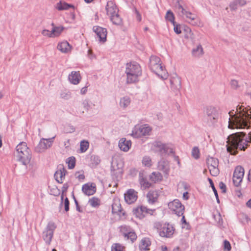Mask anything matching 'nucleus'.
<instances>
[{
  "instance_id": "1",
  "label": "nucleus",
  "mask_w": 251,
  "mask_h": 251,
  "mask_svg": "<svg viewBox=\"0 0 251 251\" xmlns=\"http://www.w3.org/2000/svg\"><path fill=\"white\" fill-rule=\"evenodd\" d=\"M228 127L230 128H249L251 127V108L238 105L236 110L230 111Z\"/></svg>"
},
{
  "instance_id": "2",
  "label": "nucleus",
  "mask_w": 251,
  "mask_h": 251,
  "mask_svg": "<svg viewBox=\"0 0 251 251\" xmlns=\"http://www.w3.org/2000/svg\"><path fill=\"white\" fill-rule=\"evenodd\" d=\"M227 151L231 154L236 155L238 150L245 151L249 143H251V133L248 135L244 132H239L230 135L227 138Z\"/></svg>"
},
{
  "instance_id": "3",
  "label": "nucleus",
  "mask_w": 251,
  "mask_h": 251,
  "mask_svg": "<svg viewBox=\"0 0 251 251\" xmlns=\"http://www.w3.org/2000/svg\"><path fill=\"white\" fill-rule=\"evenodd\" d=\"M125 73L126 75V83H135L139 81V77L142 75L141 67L136 62L128 63L126 64Z\"/></svg>"
},
{
  "instance_id": "4",
  "label": "nucleus",
  "mask_w": 251,
  "mask_h": 251,
  "mask_svg": "<svg viewBox=\"0 0 251 251\" xmlns=\"http://www.w3.org/2000/svg\"><path fill=\"white\" fill-rule=\"evenodd\" d=\"M149 67L150 69L157 75L163 79L168 77V74L161 65L159 57L156 56H151L150 60Z\"/></svg>"
},
{
  "instance_id": "5",
  "label": "nucleus",
  "mask_w": 251,
  "mask_h": 251,
  "mask_svg": "<svg viewBox=\"0 0 251 251\" xmlns=\"http://www.w3.org/2000/svg\"><path fill=\"white\" fill-rule=\"evenodd\" d=\"M16 151L19 160L24 165H26L30 162L31 159V152L25 142H23L19 143L16 147Z\"/></svg>"
},
{
  "instance_id": "6",
  "label": "nucleus",
  "mask_w": 251,
  "mask_h": 251,
  "mask_svg": "<svg viewBox=\"0 0 251 251\" xmlns=\"http://www.w3.org/2000/svg\"><path fill=\"white\" fill-rule=\"evenodd\" d=\"M152 145L153 150L161 154L174 153L173 148L169 144H164L160 141H155Z\"/></svg>"
},
{
  "instance_id": "7",
  "label": "nucleus",
  "mask_w": 251,
  "mask_h": 251,
  "mask_svg": "<svg viewBox=\"0 0 251 251\" xmlns=\"http://www.w3.org/2000/svg\"><path fill=\"white\" fill-rule=\"evenodd\" d=\"M204 113L207 116L208 122L214 124L219 118V113L216 107L212 106H207L204 108Z\"/></svg>"
},
{
  "instance_id": "8",
  "label": "nucleus",
  "mask_w": 251,
  "mask_h": 251,
  "mask_svg": "<svg viewBox=\"0 0 251 251\" xmlns=\"http://www.w3.org/2000/svg\"><path fill=\"white\" fill-rule=\"evenodd\" d=\"M56 227V226L53 222H50L48 223L46 230L43 233V238L47 244H50Z\"/></svg>"
},
{
  "instance_id": "9",
  "label": "nucleus",
  "mask_w": 251,
  "mask_h": 251,
  "mask_svg": "<svg viewBox=\"0 0 251 251\" xmlns=\"http://www.w3.org/2000/svg\"><path fill=\"white\" fill-rule=\"evenodd\" d=\"M54 138L55 136L48 139L42 138L38 145L35 147V151L40 153L44 151L48 148H50L52 146Z\"/></svg>"
},
{
  "instance_id": "10",
  "label": "nucleus",
  "mask_w": 251,
  "mask_h": 251,
  "mask_svg": "<svg viewBox=\"0 0 251 251\" xmlns=\"http://www.w3.org/2000/svg\"><path fill=\"white\" fill-rule=\"evenodd\" d=\"M207 164L211 175L213 176H217L219 174L218 169V159L214 157H209L206 160Z\"/></svg>"
},
{
  "instance_id": "11",
  "label": "nucleus",
  "mask_w": 251,
  "mask_h": 251,
  "mask_svg": "<svg viewBox=\"0 0 251 251\" xmlns=\"http://www.w3.org/2000/svg\"><path fill=\"white\" fill-rule=\"evenodd\" d=\"M169 208L174 211L178 216H182L184 213V206L178 200H175L168 203Z\"/></svg>"
},
{
  "instance_id": "12",
  "label": "nucleus",
  "mask_w": 251,
  "mask_h": 251,
  "mask_svg": "<svg viewBox=\"0 0 251 251\" xmlns=\"http://www.w3.org/2000/svg\"><path fill=\"white\" fill-rule=\"evenodd\" d=\"M151 131V128L146 125L136 126L132 130L131 135L135 138H139L148 135Z\"/></svg>"
},
{
  "instance_id": "13",
  "label": "nucleus",
  "mask_w": 251,
  "mask_h": 251,
  "mask_svg": "<svg viewBox=\"0 0 251 251\" xmlns=\"http://www.w3.org/2000/svg\"><path fill=\"white\" fill-rule=\"evenodd\" d=\"M244 175V169L240 166L236 167L233 176V182L234 185L238 187L242 181Z\"/></svg>"
},
{
  "instance_id": "14",
  "label": "nucleus",
  "mask_w": 251,
  "mask_h": 251,
  "mask_svg": "<svg viewBox=\"0 0 251 251\" xmlns=\"http://www.w3.org/2000/svg\"><path fill=\"white\" fill-rule=\"evenodd\" d=\"M153 211H154L152 209H148L146 207L143 206L137 207L133 210L134 215L139 219L144 218L148 214L152 215Z\"/></svg>"
},
{
  "instance_id": "15",
  "label": "nucleus",
  "mask_w": 251,
  "mask_h": 251,
  "mask_svg": "<svg viewBox=\"0 0 251 251\" xmlns=\"http://www.w3.org/2000/svg\"><path fill=\"white\" fill-rule=\"evenodd\" d=\"M174 232V227L169 224H164L159 230V235L163 237L170 238Z\"/></svg>"
},
{
  "instance_id": "16",
  "label": "nucleus",
  "mask_w": 251,
  "mask_h": 251,
  "mask_svg": "<svg viewBox=\"0 0 251 251\" xmlns=\"http://www.w3.org/2000/svg\"><path fill=\"white\" fill-rule=\"evenodd\" d=\"M93 31L96 34L99 41L104 43L106 41L107 30L99 26H94Z\"/></svg>"
},
{
  "instance_id": "17",
  "label": "nucleus",
  "mask_w": 251,
  "mask_h": 251,
  "mask_svg": "<svg viewBox=\"0 0 251 251\" xmlns=\"http://www.w3.org/2000/svg\"><path fill=\"white\" fill-rule=\"evenodd\" d=\"M67 171L65 169L63 165L60 164L57 166V170L54 174V178L55 180L60 183L63 182V179L65 178V176Z\"/></svg>"
},
{
  "instance_id": "18",
  "label": "nucleus",
  "mask_w": 251,
  "mask_h": 251,
  "mask_svg": "<svg viewBox=\"0 0 251 251\" xmlns=\"http://www.w3.org/2000/svg\"><path fill=\"white\" fill-rule=\"evenodd\" d=\"M123 165L122 163H119L117 161H113L111 163V170L113 175H116L117 176H121L123 174Z\"/></svg>"
},
{
  "instance_id": "19",
  "label": "nucleus",
  "mask_w": 251,
  "mask_h": 251,
  "mask_svg": "<svg viewBox=\"0 0 251 251\" xmlns=\"http://www.w3.org/2000/svg\"><path fill=\"white\" fill-rule=\"evenodd\" d=\"M137 193L134 189H129L125 194V201L128 204L134 202L137 199Z\"/></svg>"
},
{
  "instance_id": "20",
  "label": "nucleus",
  "mask_w": 251,
  "mask_h": 251,
  "mask_svg": "<svg viewBox=\"0 0 251 251\" xmlns=\"http://www.w3.org/2000/svg\"><path fill=\"white\" fill-rule=\"evenodd\" d=\"M107 15L111 16L118 13L119 9L116 4L112 0L108 1L105 7Z\"/></svg>"
},
{
  "instance_id": "21",
  "label": "nucleus",
  "mask_w": 251,
  "mask_h": 251,
  "mask_svg": "<svg viewBox=\"0 0 251 251\" xmlns=\"http://www.w3.org/2000/svg\"><path fill=\"white\" fill-rule=\"evenodd\" d=\"M159 170L162 171L166 175H168L170 171V165L169 162L164 159L160 160L157 165Z\"/></svg>"
},
{
  "instance_id": "22",
  "label": "nucleus",
  "mask_w": 251,
  "mask_h": 251,
  "mask_svg": "<svg viewBox=\"0 0 251 251\" xmlns=\"http://www.w3.org/2000/svg\"><path fill=\"white\" fill-rule=\"evenodd\" d=\"M82 190L85 195L91 196L96 192V188L93 184L87 183L82 186Z\"/></svg>"
},
{
  "instance_id": "23",
  "label": "nucleus",
  "mask_w": 251,
  "mask_h": 251,
  "mask_svg": "<svg viewBox=\"0 0 251 251\" xmlns=\"http://www.w3.org/2000/svg\"><path fill=\"white\" fill-rule=\"evenodd\" d=\"M170 83L171 85V89L174 91H177L181 88V80L180 78L177 76H176L175 77H173L170 79Z\"/></svg>"
},
{
  "instance_id": "24",
  "label": "nucleus",
  "mask_w": 251,
  "mask_h": 251,
  "mask_svg": "<svg viewBox=\"0 0 251 251\" xmlns=\"http://www.w3.org/2000/svg\"><path fill=\"white\" fill-rule=\"evenodd\" d=\"M131 146L130 140H126V138L121 139L119 142V147L121 150L124 151H127Z\"/></svg>"
},
{
  "instance_id": "25",
  "label": "nucleus",
  "mask_w": 251,
  "mask_h": 251,
  "mask_svg": "<svg viewBox=\"0 0 251 251\" xmlns=\"http://www.w3.org/2000/svg\"><path fill=\"white\" fill-rule=\"evenodd\" d=\"M70 82L73 84H77L79 82L81 76L79 72L73 71L68 76Z\"/></svg>"
},
{
  "instance_id": "26",
  "label": "nucleus",
  "mask_w": 251,
  "mask_h": 251,
  "mask_svg": "<svg viewBox=\"0 0 251 251\" xmlns=\"http://www.w3.org/2000/svg\"><path fill=\"white\" fill-rule=\"evenodd\" d=\"M158 196V191L156 190H150L147 195L149 202L151 203L156 202Z\"/></svg>"
},
{
  "instance_id": "27",
  "label": "nucleus",
  "mask_w": 251,
  "mask_h": 251,
  "mask_svg": "<svg viewBox=\"0 0 251 251\" xmlns=\"http://www.w3.org/2000/svg\"><path fill=\"white\" fill-rule=\"evenodd\" d=\"M246 0H234L229 4V8L231 11L237 9L238 6H242L246 4Z\"/></svg>"
},
{
  "instance_id": "28",
  "label": "nucleus",
  "mask_w": 251,
  "mask_h": 251,
  "mask_svg": "<svg viewBox=\"0 0 251 251\" xmlns=\"http://www.w3.org/2000/svg\"><path fill=\"white\" fill-rule=\"evenodd\" d=\"M57 49L62 52L67 53L71 50V46L68 42L63 41L58 44Z\"/></svg>"
},
{
  "instance_id": "29",
  "label": "nucleus",
  "mask_w": 251,
  "mask_h": 251,
  "mask_svg": "<svg viewBox=\"0 0 251 251\" xmlns=\"http://www.w3.org/2000/svg\"><path fill=\"white\" fill-rule=\"evenodd\" d=\"M51 25L53 26V28L51 30L50 35L51 36H52V38L59 36L64 29V27L63 26H54L53 23L51 24Z\"/></svg>"
},
{
  "instance_id": "30",
  "label": "nucleus",
  "mask_w": 251,
  "mask_h": 251,
  "mask_svg": "<svg viewBox=\"0 0 251 251\" xmlns=\"http://www.w3.org/2000/svg\"><path fill=\"white\" fill-rule=\"evenodd\" d=\"M56 8L59 11L67 10L69 8H75V6L73 5L68 4L65 1H60L59 2L57 3L56 5Z\"/></svg>"
},
{
  "instance_id": "31",
  "label": "nucleus",
  "mask_w": 251,
  "mask_h": 251,
  "mask_svg": "<svg viewBox=\"0 0 251 251\" xmlns=\"http://www.w3.org/2000/svg\"><path fill=\"white\" fill-rule=\"evenodd\" d=\"M176 8L177 10V12L178 14L183 17H184V15L185 13L188 11L182 5L180 2V1L177 0L176 3Z\"/></svg>"
},
{
  "instance_id": "32",
  "label": "nucleus",
  "mask_w": 251,
  "mask_h": 251,
  "mask_svg": "<svg viewBox=\"0 0 251 251\" xmlns=\"http://www.w3.org/2000/svg\"><path fill=\"white\" fill-rule=\"evenodd\" d=\"M151 242L148 238H144L141 241L139 245V248L141 251H146L149 250L148 247L150 246Z\"/></svg>"
},
{
  "instance_id": "33",
  "label": "nucleus",
  "mask_w": 251,
  "mask_h": 251,
  "mask_svg": "<svg viewBox=\"0 0 251 251\" xmlns=\"http://www.w3.org/2000/svg\"><path fill=\"white\" fill-rule=\"evenodd\" d=\"M111 21L114 25H122L123 21L122 19L120 17L118 13L115 14L114 15L110 16Z\"/></svg>"
},
{
  "instance_id": "34",
  "label": "nucleus",
  "mask_w": 251,
  "mask_h": 251,
  "mask_svg": "<svg viewBox=\"0 0 251 251\" xmlns=\"http://www.w3.org/2000/svg\"><path fill=\"white\" fill-rule=\"evenodd\" d=\"M162 179V176L159 172H153L150 176V179L154 183L158 181L161 180Z\"/></svg>"
},
{
  "instance_id": "35",
  "label": "nucleus",
  "mask_w": 251,
  "mask_h": 251,
  "mask_svg": "<svg viewBox=\"0 0 251 251\" xmlns=\"http://www.w3.org/2000/svg\"><path fill=\"white\" fill-rule=\"evenodd\" d=\"M184 17L188 20V22L192 24L193 25H195L197 23L194 21L196 19L197 16L191 12L189 11H188L185 14Z\"/></svg>"
},
{
  "instance_id": "36",
  "label": "nucleus",
  "mask_w": 251,
  "mask_h": 251,
  "mask_svg": "<svg viewBox=\"0 0 251 251\" xmlns=\"http://www.w3.org/2000/svg\"><path fill=\"white\" fill-rule=\"evenodd\" d=\"M203 54V49L201 45H199L192 50V54L195 57H199Z\"/></svg>"
},
{
  "instance_id": "37",
  "label": "nucleus",
  "mask_w": 251,
  "mask_h": 251,
  "mask_svg": "<svg viewBox=\"0 0 251 251\" xmlns=\"http://www.w3.org/2000/svg\"><path fill=\"white\" fill-rule=\"evenodd\" d=\"M130 99L128 97L126 96L121 99L120 105L121 107L126 108L130 104Z\"/></svg>"
},
{
  "instance_id": "38",
  "label": "nucleus",
  "mask_w": 251,
  "mask_h": 251,
  "mask_svg": "<svg viewBox=\"0 0 251 251\" xmlns=\"http://www.w3.org/2000/svg\"><path fill=\"white\" fill-rule=\"evenodd\" d=\"M112 212L113 213H117L120 216L121 215L125 216V212L123 211L121 207H119L117 203H114L112 205Z\"/></svg>"
},
{
  "instance_id": "39",
  "label": "nucleus",
  "mask_w": 251,
  "mask_h": 251,
  "mask_svg": "<svg viewBox=\"0 0 251 251\" xmlns=\"http://www.w3.org/2000/svg\"><path fill=\"white\" fill-rule=\"evenodd\" d=\"M91 166L92 167H96L100 162V157L96 155H92L90 157Z\"/></svg>"
},
{
  "instance_id": "40",
  "label": "nucleus",
  "mask_w": 251,
  "mask_h": 251,
  "mask_svg": "<svg viewBox=\"0 0 251 251\" xmlns=\"http://www.w3.org/2000/svg\"><path fill=\"white\" fill-rule=\"evenodd\" d=\"M125 237L127 239H130L133 243L137 239V235L135 232L129 231L127 233H124Z\"/></svg>"
},
{
  "instance_id": "41",
  "label": "nucleus",
  "mask_w": 251,
  "mask_h": 251,
  "mask_svg": "<svg viewBox=\"0 0 251 251\" xmlns=\"http://www.w3.org/2000/svg\"><path fill=\"white\" fill-rule=\"evenodd\" d=\"M165 18L167 20L171 22L175 25V16L171 10H168L166 14Z\"/></svg>"
},
{
  "instance_id": "42",
  "label": "nucleus",
  "mask_w": 251,
  "mask_h": 251,
  "mask_svg": "<svg viewBox=\"0 0 251 251\" xmlns=\"http://www.w3.org/2000/svg\"><path fill=\"white\" fill-rule=\"evenodd\" d=\"M90 205L92 207H97L100 204V200L96 197H93L89 200Z\"/></svg>"
},
{
  "instance_id": "43",
  "label": "nucleus",
  "mask_w": 251,
  "mask_h": 251,
  "mask_svg": "<svg viewBox=\"0 0 251 251\" xmlns=\"http://www.w3.org/2000/svg\"><path fill=\"white\" fill-rule=\"evenodd\" d=\"M89 147V142L83 140L80 142V150L81 152H84L87 151Z\"/></svg>"
},
{
  "instance_id": "44",
  "label": "nucleus",
  "mask_w": 251,
  "mask_h": 251,
  "mask_svg": "<svg viewBox=\"0 0 251 251\" xmlns=\"http://www.w3.org/2000/svg\"><path fill=\"white\" fill-rule=\"evenodd\" d=\"M67 163L68 164V168L69 169H73L75 164V157L71 156L67 159Z\"/></svg>"
},
{
  "instance_id": "45",
  "label": "nucleus",
  "mask_w": 251,
  "mask_h": 251,
  "mask_svg": "<svg viewBox=\"0 0 251 251\" xmlns=\"http://www.w3.org/2000/svg\"><path fill=\"white\" fill-rule=\"evenodd\" d=\"M208 180L209 182V183L210 184V186L213 190V191L214 192V195L216 197V200H217V201L218 203H220V200H219V197H218V192H217V190L216 189L215 186H214V183L212 180V179L210 178H208Z\"/></svg>"
},
{
  "instance_id": "46",
  "label": "nucleus",
  "mask_w": 251,
  "mask_h": 251,
  "mask_svg": "<svg viewBox=\"0 0 251 251\" xmlns=\"http://www.w3.org/2000/svg\"><path fill=\"white\" fill-rule=\"evenodd\" d=\"M142 163L145 166L150 167L151 166V160L149 156H144L142 160Z\"/></svg>"
},
{
  "instance_id": "47",
  "label": "nucleus",
  "mask_w": 251,
  "mask_h": 251,
  "mask_svg": "<svg viewBox=\"0 0 251 251\" xmlns=\"http://www.w3.org/2000/svg\"><path fill=\"white\" fill-rule=\"evenodd\" d=\"M192 156L195 159H198L200 157V151L198 147H195L192 151Z\"/></svg>"
},
{
  "instance_id": "48",
  "label": "nucleus",
  "mask_w": 251,
  "mask_h": 251,
  "mask_svg": "<svg viewBox=\"0 0 251 251\" xmlns=\"http://www.w3.org/2000/svg\"><path fill=\"white\" fill-rule=\"evenodd\" d=\"M123 247L118 243L113 244L111 247V251H122Z\"/></svg>"
},
{
  "instance_id": "49",
  "label": "nucleus",
  "mask_w": 251,
  "mask_h": 251,
  "mask_svg": "<svg viewBox=\"0 0 251 251\" xmlns=\"http://www.w3.org/2000/svg\"><path fill=\"white\" fill-rule=\"evenodd\" d=\"M60 97L62 99L68 100L70 97V92L66 91H63L60 93Z\"/></svg>"
},
{
  "instance_id": "50",
  "label": "nucleus",
  "mask_w": 251,
  "mask_h": 251,
  "mask_svg": "<svg viewBox=\"0 0 251 251\" xmlns=\"http://www.w3.org/2000/svg\"><path fill=\"white\" fill-rule=\"evenodd\" d=\"M140 183L145 188H149L151 186V184L150 182L146 181L144 178L141 180Z\"/></svg>"
},
{
  "instance_id": "51",
  "label": "nucleus",
  "mask_w": 251,
  "mask_h": 251,
  "mask_svg": "<svg viewBox=\"0 0 251 251\" xmlns=\"http://www.w3.org/2000/svg\"><path fill=\"white\" fill-rule=\"evenodd\" d=\"M231 86L233 89H236L239 87L238 82L236 80H232L230 82Z\"/></svg>"
},
{
  "instance_id": "52",
  "label": "nucleus",
  "mask_w": 251,
  "mask_h": 251,
  "mask_svg": "<svg viewBox=\"0 0 251 251\" xmlns=\"http://www.w3.org/2000/svg\"><path fill=\"white\" fill-rule=\"evenodd\" d=\"M224 243L225 250L230 251L231 248L229 242L227 240H225Z\"/></svg>"
},
{
  "instance_id": "53",
  "label": "nucleus",
  "mask_w": 251,
  "mask_h": 251,
  "mask_svg": "<svg viewBox=\"0 0 251 251\" xmlns=\"http://www.w3.org/2000/svg\"><path fill=\"white\" fill-rule=\"evenodd\" d=\"M51 31H49L47 29H44L42 31V34L45 36H47L50 38H52V36H51Z\"/></svg>"
},
{
  "instance_id": "54",
  "label": "nucleus",
  "mask_w": 251,
  "mask_h": 251,
  "mask_svg": "<svg viewBox=\"0 0 251 251\" xmlns=\"http://www.w3.org/2000/svg\"><path fill=\"white\" fill-rule=\"evenodd\" d=\"M69 201L67 198H66L64 200V206H65V210L67 212L69 210Z\"/></svg>"
},
{
  "instance_id": "55",
  "label": "nucleus",
  "mask_w": 251,
  "mask_h": 251,
  "mask_svg": "<svg viewBox=\"0 0 251 251\" xmlns=\"http://www.w3.org/2000/svg\"><path fill=\"white\" fill-rule=\"evenodd\" d=\"M219 187L222 190V192L225 193L226 191V185L223 182H220L219 183Z\"/></svg>"
},
{
  "instance_id": "56",
  "label": "nucleus",
  "mask_w": 251,
  "mask_h": 251,
  "mask_svg": "<svg viewBox=\"0 0 251 251\" xmlns=\"http://www.w3.org/2000/svg\"><path fill=\"white\" fill-rule=\"evenodd\" d=\"M75 128L72 126H69L66 128V133H73L75 132Z\"/></svg>"
},
{
  "instance_id": "57",
  "label": "nucleus",
  "mask_w": 251,
  "mask_h": 251,
  "mask_svg": "<svg viewBox=\"0 0 251 251\" xmlns=\"http://www.w3.org/2000/svg\"><path fill=\"white\" fill-rule=\"evenodd\" d=\"M83 105L84 108H85V109L86 111H88L89 110L90 106V105L88 103L87 101H84L83 102Z\"/></svg>"
},
{
  "instance_id": "58",
  "label": "nucleus",
  "mask_w": 251,
  "mask_h": 251,
  "mask_svg": "<svg viewBox=\"0 0 251 251\" xmlns=\"http://www.w3.org/2000/svg\"><path fill=\"white\" fill-rule=\"evenodd\" d=\"M68 187V184L67 183H64L62 187V193H65L67 191Z\"/></svg>"
},
{
  "instance_id": "59",
  "label": "nucleus",
  "mask_w": 251,
  "mask_h": 251,
  "mask_svg": "<svg viewBox=\"0 0 251 251\" xmlns=\"http://www.w3.org/2000/svg\"><path fill=\"white\" fill-rule=\"evenodd\" d=\"M174 31L176 34H180L181 32V31L180 28H179L177 25H174Z\"/></svg>"
},
{
  "instance_id": "60",
  "label": "nucleus",
  "mask_w": 251,
  "mask_h": 251,
  "mask_svg": "<svg viewBox=\"0 0 251 251\" xmlns=\"http://www.w3.org/2000/svg\"><path fill=\"white\" fill-rule=\"evenodd\" d=\"M135 13H136V15L137 20L139 22L141 21V19H142L141 16L140 14L139 13V11L137 9H135Z\"/></svg>"
},
{
  "instance_id": "61",
  "label": "nucleus",
  "mask_w": 251,
  "mask_h": 251,
  "mask_svg": "<svg viewBox=\"0 0 251 251\" xmlns=\"http://www.w3.org/2000/svg\"><path fill=\"white\" fill-rule=\"evenodd\" d=\"M88 55L90 59H93V54L92 50H88Z\"/></svg>"
},
{
  "instance_id": "62",
  "label": "nucleus",
  "mask_w": 251,
  "mask_h": 251,
  "mask_svg": "<svg viewBox=\"0 0 251 251\" xmlns=\"http://www.w3.org/2000/svg\"><path fill=\"white\" fill-rule=\"evenodd\" d=\"M188 193L187 192H184L183 194V198L184 200H188Z\"/></svg>"
},
{
  "instance_id": "63",
  "label": "nucleus",
  "mask_w": 251,
  "mask_h": 251,
  "mask_svg": "<svg viewBox=\"0 0 251 251\" xmlns=\"http://www.w3.org/2000/svg\"><path fill=\"white\" fill-rule=\"evenodd\" d=\"M86 91H87V87H84L81 89L80 92L82 94H85Z\"/></svg>"
},
{
  "instance_id": "64",
  "label": "nucleus",
  "mask_w": 251,
  "mask_h": 251,
  "mask_svg": "<svg viewBox=\"0 0 251 251\" xmlns=\"http://www.w3.org/2000/svg\"><path fill=\"white\" fill-rule=\"evenodd\" d=\"M248 180L251 182V168L249 170L248 174Z\"/></svg>"
}]
</instances>
